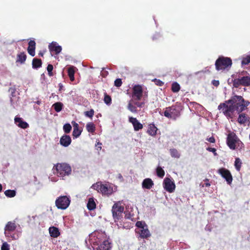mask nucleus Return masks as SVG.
<instances>
[{"label": "nucleus", "mask_w": 250, "mask_h": 250, "mask_svg": "<svg viewBox=\"0 0 250 250\" xmlns=\"http://www.w3.org/2000/svg\"><path fill=\"white\" fill-rule=\"evenodd\" d=\"M249 104V102L245 101L242 96L235 95L224 103H221L218 105V109L228 118H232L235 111L238 113H240Z\"/></svg>", "instance_id": "obj_1"}, {"label": "nucleus", "mask_w": 250, "mask_h": 250, "mask_svg": "<svg viewBox=\"0 0 250 250\" xmlns=\"http://www.w3.org/2000/svg\"><path fill=\"white\" fill-rule=\"evenodd\" d=\"M85 242L87 247L91 250H110V243L105 232L102 231H96L91 233Z\"/></svg>", "instance_id": "obj_2"}, {"label": "nucleus", "mask_w": 250, "mask_h": 250, "mask_svg": "<svg viewBox=\"0 0 250 250\" xmlns=\"http://www.w3.org/2000/svg\"><path fill=\"white\" fill-rule=\"evenodd\" d=\"M53 169L56 171L55 173L62 179L66 176H69L72 171L71 167L66 163H58L54 166Z\"/></svg>", "instance_id": "obj_3"}, {"label": "nucleus", "mask_w": 250, "mask_h": 250, "mask_svg": "<svg viewBox=\"0 0 250 250\" xmlns=\"http://www.w3.org/2000/svg\"><path fill=\"white\" fill-rule=\"evenodd\" d=\"M227 144L228 146L232 150L236 148V146L241 148L243 147V143L239 140L236 134L232 132H229L227 136Z\"/></svg>", "instance_id": "obj_4"}, {"label": "nucleus", "mask_w": 250, "mask_h": 250, "mask_svg": "<svg viewBox=\"0 0 250 250\" xmlns=\"http://www.w3.org/2000/svg\"><path fill=\"white\" fill-rule=\"evenodd\" d=\"M232 64L231 60L229 58L220 57L215 62V67L217 70H224Z\"/></svg>", "instance_id": "obj_5"}, {"label": "nucleus", "mask_w": 250, "mask_h": 250, "mask_svg": "<svg viewBox=\"0 0 250 250\" xmlns=\"http://www.w3.org/2000/svg\"><path fill=\"white\" fill-rule=\"evenodd\" d=\"M168 119L176 120L180 116V111L175 106L166 107L163 114H161Z\"/></svg>", "instance_id": "obj_6"}, {"label": "nucleus", "mask_w": 250, "mask_h": 250, "mask_svg": "<svg viewBox=\"0 0 250 250\" xmlns=\"http://www.w3.org/2000/svg\"><path fill=\"white\" fill-rule=\"evenodd\" d=\"M120 201L114 203L112 208V216L115 220H119L122 216V213L124 210V207L121 205Z\"/></svg>", "instance_id": "obj_7"}, {"label": "nucleus", "mask_w": 250, "mask_h": 250, "mask_svg": "<svg viewBox=\"0 0 250 250\" xmlns=\"http://www.w3.org/2000/svg\"><path fill=\"white\" fill-rule=\"evenodd\" d=\"M70 203L69 197L67 196H61L55 201L56 207L61 209H65L69 206Z\"/></svg>", "instance_id": "obj_8"}, {"label": "nucleus", "mask_w": 250, "mask_h": 250, "mask_svg": "<svg viewBox=\"0 0 250 250\" xmlns=\"http://www.w3.org/2000/svg\"><path fill=\"white\" fill-rule=\"evenodd\" d=\"M233 85L235 87H238L240 85L248 86L250 85V76H239L238 78L234 79L233 81Z\"/></svg>", "instance_id": "obj_9"}, {"label": "nucleus", "mask_w": 250, "mask_h": 250, "mask_svg": "<svg viewBox=\"0 0 250 250\" xmlns=\"http://www.w3.org/2000/svg\"><path fill=\"white\" fill-rule=\"evenodd\" d=\"M218 173L226 180L228 185H230L231 184L232 176L231 173L228 169L222 167L218 170Z\"/></svg>", "instance_id": "obj_10"}, {"label": "nucleus", "mask_w": 250, "mask_h": 250, "mask_svg": "<svg viewBox=\"0 0 250 250\" xmlns=\"http://www.w3.org/2000/svg\"><path fill=\"white\" fill-rule=\"evenodd\" d=\"M164 189L169 193L173 192L175 188V185L173 181L169 178L166 177L163 181Z\"/></svg>", "instance_id": "obj_11"}, {"label": "nucleus", "mask_w": 250, "mask_h": 250, "mask_svg": "<svg viewBox=\"0 0 250 250\" xmlns=\"http://www.w3.org/2000/svg\"><path fill=\"white\" fill-rule=\"evenodd\" d=\"M143 96V89L141 86L136 85L133 88L132 101H140Z\"/></svg>", "instance_id": "obj_12"}, {"label": "nucleus", "mask_w": 250, "mask_h": 250, "mask_svg": "<svg viewBox=\"0 0 250 250\" xmlns=\"http://www.w3.org/2000/svg\"><path fill=\"white\" fill-rule=\"evenodd\" d=\"M9 91L10 93V103L12 106L14 108H15L17 105V100L16 95V89L14 87H11L9 89Z\"/></svg>", "instance_id": "obj_13"}, {"label": "nucleus", "mask_w": 250, "mask_h": 250, "mask_svg": "<svg viewBox=\"0 0 250 250\" xmlns=\"http://www.w3.org/2000/svg\"><path fill=\"white\" fill-rule=\"evenodd\" d=\"M128 120L132 124L135 131H139L143 128V125L136 118L130 117Z\"/></svg>", "instance_id": "obj_14"}, {"label": "nucleus", "mask_w": 250, "mask_h": 250, "mask_svg": "<svg viewBox=\"0 0 250 250\" xmlns=\"http://www.w3.org/2000/svg\"><path fill=\"white\" fill-rule=\"evenodd\" d=\"M60 143L62 146L67 147L70 145L71 138L70 136L64 134L61 137Z\"/></svg>", "instance_id": "obj_15"}, {"label": "nucleus", "mask_w": 250, "mask_h": 250, "mask_svg": "<svg viewBox=\"0 0 250 250\" xmlns=\"http://www.w3.org/2000/svg\"><path fill=\"white\" fill-rule=\"evenodd\" d=\"M4 235L7 240L10 241L18 239L21 235V232L15 230V231L10 232L9 235H7L6 233H4Z\"/></svg>", "instance_id": "obj_16"}, {"label": "nucleus", "mask_w": 250, "mask_h": 250, "mask_svg": "<svg viewBox=\"0 0 250 250\" xmlns=\"http://www.w3.org/2000/svg\"><path fill=\"white\" fill-rule=\"evenodd\" d=\"M15 123L19 127L23 129L28 127L29 125L26 122L24 121L21 118L16 116L14 119Z\"/></svg>", "instance_id": "obj_17"}, {"label": "nucleus", "mask_w": 250, "mask_h": 250, "mask_svg": "<svg viewBox=\"0 0 250 250\" xmlns=\"http://www.w3.org/2000/svg\"><path fill=\"white\" fill-rule=\"evenodd\" d=\"M112 189L107 184H102L100 192L104 195H110L112 193Z\"/></svg>", "instance_id": "obj_18"}, {"label": "nucleus", "mask_w": 250, "mask_h": 250, "mask_svg": "<svg viewBox=\"0 0 250 250\" xmlns=\"http://www.w3.org/2000/svg\"><path fill=\"white\" fill-rule=\"evenodd\" d=\"M17 226L14 222H8L4 228V233L9 234V232L15 231Z\"/></svg>", "instance_id": "obj_19"}, {"label": "nucleus", "mask_w": 250, "mask_h": 250, "mask_svg": "<svg viewBox=\"0 0 250 250\" xmlns=\"http://www.w3.org/2000/svg\"><path fill=\"white\" fill-rule=\"evenodd\" d=\"M49 49L50 52H55L56 54H59L62 51V47L56 42H53L49 45Z\"/></svg>", "instance_id": "obj_20"}, {"label": "nucleus", "mask_w": 250, "mask_h": 250, "mask_svg": "<svg viewBox=\"0 0 250 250\" xmlns=\"http://www.w3.org/2000/svg\"><path fill=\"white\" fill-rule=\"evenodd\" d=\"M154 185L153 181L149 178L145 179L142 182V186L144 189H150Z\"/></svg>", "instance_id": "obj_21"}, {"label": "nucleus", "mask_w": 250, "mask_h": 250, "mask_svg": "<svg viewBox=\"0 0 250 250\" xmlns=\"http://www.w3.org/2000/svg\"><path fill=\"white\" fill-rule=\"evenodd\" d=\"M36 42L33 40H31L28 42L27 48L28 53L32 57L35 55Z\"/></svg>", "instance_id": "obj_22"}, {"label": "nucleus", "mask_w": 250, "mask_h": 250, "mask_svg": "<svg viewBox=\"0 0 250 250\" xmlns=\"http://www.w3.org/2000/svg\"><path fill=\"white\" fill-rule=\"evenodd\" d=\"M48 230L49 234L52 237L57 238L60 235L59 229L55 227H50L49 228Z\"/></svg>", "instance_id": "obj_23"}, {"label": "nucleus", "mask_w": 250, "mask_h": 250, "mask_svg": "<svg viewBox=\"0 0 250 250\" xmlns=\"http://www.w3.org/2000/svg\"><path fill=\"white\" fill-rule=\"evenodd\" d=\"M140 237L142 238H147L150 236V233L147 229V226L141 229L140 232Z\"/></svg>", "instance_id": "obj_24"}, {"label": "nucleus", "mask_w": 250, "mask_h": 250, "mask_svg": "<svg viewBox=\"0 0 250 250\" xmlns=\"http://www.w3.org/2000/svg\"><path fill=\"white\" fill-rule=\"evenodd\" d=\"M157 128L154 124H150L149 125L147 133L151 136H154L156 134Z\"/></svg>", "instance_id": "obj_25"}, {"label": "nucleus", "mask_w": 250, "mask_h": 250, "mask_svg": "<svg viewBox=\"0 0 250 250\" xmlns=\"http://www.w3.org/2000/svg\"><path fill=\"white\" fill-rule=\"evenodd\" d=\"M42 61L40 59L34 58L32 61V67L34 69H38L42 66Z\"/></svg>", "instance_id": "obj_26"}, {"label": "nucleus", "mask_w": 250, "mask_h": 250, "mask_svg": "<svg viewBox=\"0 0 250 250\" xmlns=\"http://www.w3.org/2000/svg\"><path fill=\"white\" fill-rule=\"evenodd\" d=\"M75 68L76 67L73 66H71L68 68V75L71 81H73L74 80Z\"/></svg>", "instance_id": "obj_27"}, {"label": "nucleus", "mask_w": 250, "mask_h": 250, "mask_svg": "<svg viewBox=\"0 0 250 250\" xmlns=\"http://www.w3.org/2000/svg\"><path fill=\"white\" fill-rule=\"evenodd\" d=\"M86 129L88 132L93 134L95 131V125L93 123L89 122L86 125Z\"/></svg>", "instance_id": "obj_28"}, {"label": "nucleus", "mask_w": 250, "mask_h": 250, "mask_svg": "<svg viewBox=\"0 0 250 250\" xmlns=\"http://www.w3.org/2000/svg\"><path fill=\"white\" fill-rule=\"evenodd\" d=\"M26 59V55L24 52H21L18 54L17 62H19L21 63L24 62Z\"/></svg>", "instance_id": "obj_29"}, {"label": "nucleus", "mask_w": 250, "mask_h": 250, "mask_svg": "<svg viewBox=\"0 0 250 250\" xmlns=\"http://www.w3.org/2000/svg\"><path fill=\"white\" fill-rule=\"evenodd\" d=\"M87 207L90 210H92L95 208L96 204L94 201L93 198H90L89 199L87 204Z\"/></svg>", "instance_id": "obj_30"}, {"label": "nucleus", "mask_w": 250, "mask_h": 250, "mask_svg": "<svg viewBox=\"0 0 250 250\" xmlns=\"http://www.w3.org/2000/svg\"><path fill=\"white\" fill-rule=\"evenodd\" d=\"M169 152L171 156L173 158H179L181 156L180 153L175 148H170Z\"/></svg>", "instance_id": "obj_31"}, {"label": "nucleus", "mask_w": 250, "mask_h": 250, "mask_svg": "<svg viewBox=\"0 0 250 250\" xmlns=\"http://www.w3.org/2000/svg\"><path fill=\"white\" fill-rule=\"evenodd\" d=\"M52 107L57 112H59L62 109L63 104L61 102H57L53 104Z\"/></svg>", "instance_id": "obj_32"}, {"label": "nucleus", "mask_w": 250, "mask_h": 250, "mask_svg": "<svg viewBox=\"0 0 250 250\" xmlns=\"http://www.w3.org/2000/svg\"><path fill=\"white\" fill-rule=\"evenodd\" d=\"M239 114V115L237 120L238 122L240 124H244L247 120V117L246 116L245 114Z\"/></svg>", "instance_id": "obj_33"}, {"label": "nucleus", "mask_w": 250, "mask_h": 250, "mask_svg": "<svg viewBox=\"0 0 250 250\" xmlns=\"http://www.w3.org/2000/svg\"><path fill=\"white\" fill-rule=\"evenodd\" d=\"M242 162L239 158H236L234 162V166L237 171H239L241 169Z\"/></svg>", "instance_id": "obj_34"}, {"label": "nucleus", "mask_w": 250, "mask_h": 250, "mask_svg": "<svg viewBox=\"0 0 250 250\" xmlns=\"http://www.w3.org/2000/svg\"><path fill=\"white\" fill-rule=\"evenodd\" d=\"M4 194L7 197H14L16 194V192L15 190L8 189L4 192Z\"/></svg>", "instance_id": "obj_35"}, {"label": "nucleus", "mask_w": 250, "mask_h": 250, "mask_svg": "<svg viewBox=\"0 0 250 250\" xmlns=\"http://www.w3.org/2000/svg\"><path fill=\"white\" fill-rule=\"evenodd\" d=\"M127 109L132 113H137L138 110L136 106L130 102L127 105Z\"/></svg>", "instance_id": "obj_36"}, {"label": "nucleus", "mask_w": 250, "mask_h": 250, "mask_svg": "<svg viewBox=\"0 0 250 250\" xmlns=\"http://www.w3.org/2000/svg\"><path fill=\"white\" fill-rule=\"evenodd\" d=\"M156 173L157 175L160 178H163L165 175L164 170L162 167H158L156 168Z\"/></svg>", "instance_id": "obj_37"}, {"label": "nucleus", "mask_w": 250, "mask_h": 250, "mask_svg": "<svg viewBox=\"0 0 250 250\" xmlns=\"http://www.w3.org/2000/svg\"><path fill=\"white\" fill-rule=\"evenodd\" d=\"M180 89V85L177 83L174 82L172 84L171 90L173 92H178Z\"/></svg>", "instance_id": "obj_38"}, {"label": "nucleus", "mask_w": 250, "mask_h": 250, "mask_svg": "<svg viewBox=\"0 0 250 250\" xmlns=\"http://www.w3.org/2000/svg\"><path fill=\"white\" fill-rule=\"evenodd\" d=\"M72 129L71 125L70 124L67 123L63 125V129L65 133H69Z\"/></svg>", "instance_id": "obj_39"}, {"label": "nucleus", "mask_w": 250, "mask_h": 250, "mask_svg": "<svg viewBox=\"0 0 250 250\" xmlns=\"http://www.w3.org/2000/svg\"><path fill=\"white\" fill-rule=\"evenodd\" d=\"M82 133V130H81L79 128H73V131L72 133V135L75 138L78 137Z\"/></svg>", "instance_id": "obj_40"}, {"label": "nucleus", "mask_w": 250, "mask_h": 250, "mask_svg": "<svg viewBox=\"0 0 250 250\" xmlns=\"http://www.w3.org/2000/svg\"><path fill=\"white\" fill-rule=\"evenodd\" d=\"M101 184V183H97L96 184H94L91 186V188L97 190L99 192H100Z\"/></svg>", "instance_id": "obj_41"}, {"label": "nucleus", "mask_w": 250, "mask_h": 250, "mask_svg": "<svg viewBox=\"0 0 250 250\" xmlns=\"http://www.w3.org/2000/svg\"><path fill=\"white\" fill-rule=\"evenodd\" d=\"M136 226L138 228H140L141 229H143V228H145L147 226L146 224L144 222L142 221H137L136 223Z\"/></svg>", "instance_id": "obj_42"}, {"label": "nucleus", "mask_w": 250, "mask_h": 250, "mask_svg": "<svg viewBox=\"0 0 250 250\" xmlns=\"http://www.w3.org/2000/svg\"><path fill=\"white\" fill-rule=\"evenodd\" d=\"M133 102V104L136 106L138 107H142L145 105V102H139V101H132Z\"/></svg>", "instance_id": "obj_43"}, {"label": "nucleus", "mask_w": 250, "mask_h": 250, "mask_svg": "<svg viewBox=\"0 0 250 250\" xmlns=\"http://www.w3.org/2000/svg\"><path fill=\"white\" fill-rule=\"evenodd\" d=\"M250 62V56L244 58L241 62L242 65H247Z\"/></svg>", "instance_id": "obj_44"}, {"label": "nucleus", "mask_w": 250, "mask_h": 250, "mask_svg": "<svg viewBox=\"0 0 250 250\" xmlns=\"http://www.w3.org/2000/svg\"><path fill=\"white\" fill-rule=\"evenodd\" d=\"M94 113V110L91 109L89 111L84 112V114L86 117H88L91 118L93 116Z\"/></svg>", "instance_id": "obj_45"}, {"label": "nucleus", "mask_w": 250, "mask_h": 250, "mask_svg": "<svg viewBox=\"0 0 250 250\" xmlns=\"http://www.w3.org/2000/svg\"><path fill=\"white\" fill-rule=\"evenodd\" d=\"M104 102L107 105H110L111 103V97L105 94L104 97Z\"/></svg>", "instance_id": "obj_46"}, {"label": "nucleus", "mask_w": 250, "mask_h": 250, "mask_svg": "<svg viewBox=\"0 0 250 250\" xmlns=\"http://www.w3.org/2000/svg\"><path fill=\"white\" fill-rule=\"evenodd\" d=\"M53 66L52 64H49L48 65H47V70L48 71V75L50 76H53V73H52V70H53Z\"/></svg>", "instance_id": "obj_47"}, {"label": "nucleus", "mask_w": 250, "mask_h": 250, "mask_svg": "<svg viewBox=\"0 0 250 250\" xmlns=\"http://www.w3.org/2000/svg\"><path fill=\"white\" fill-rule=\"evenodd\" d=\"M210 186V184L209 183V180L208 179H206L204 181V183H202L200 184V186L202 187H208Z\"/></svg>", "instance_id": "obj_48"}, {"label": "nucleus", "mask_w": 250, "mask_h": 250, "mask_svg": "<svg viewBox=\"0 0 250 250\" xmlns=\"http://www.w3.org/2000/svg\"><path fill=\"white\" fill-rule=\"evenodd\" d=\"M122 80L121 79H117L114 81V85L116 87H120L122 85Z\"/></svg>", "instance_id": "obj_49"}, {"label": "nucleus", "mask_w": 250, "mask_h": 250, "mask_svg": "<svg viewBox=\"0 0 250 250\" xmlns=\"http://www.w3.org/2000/svg\"><path fill=\"white\" fill-rule=\"evenodd\" d=\"M1 250H9V245L7 242L3 243L1 247Z\"/></svg>", "instance_id": "obj_50"}, {"label": "nucleus", "mask_w": 250, "mask_h": 250, "mask_svg": "<svg viewBox=\"0 0 250 250\" xmlns=\"http://www.w3.org/2000/svg\"><path fill=\"white\" fill-rule=\"evenodd\" d=\"M125 217L129 219H132L133 215L131 214L130 212H128V211H125Z\"/></svg>", "instance_id": "obj_51"}, {"label": "nucleus", "mask_w": 250, "mask_h": 250, "mask_svg": "<svg viewBox=\"0 0 250 250\" xmlns=\"http://www.w3.org/2000/svg\"><path fill=\"white\" fill-rule=\"evenodd\" d=\"M155 84L159 86H162L164 84V83L160 80L155 79L153 80Z\"/></svg>", "instance_id": "obj_52"}, {"label": "nucleus", "mask_w": 250, "mask_h": 250, "mask_svg": "<svg viewBox=\"0 0 250 250\" xmlns=\"http://www.w3.org/2000/svg\"><path fill=\"white\" fill-rule=\"evenodd\" d=\"M207 150L208 151L213 152L214 155H217V153L216 152V150L215 148L208 147V148H207Z\"/></svg>", "instance_id": "obj_53"}, {"label": "nucleus", "mask_w": 250, "mask_h": 250, "mask_svg": "<svg viewBox=\"0 0 250 250\" xmlns=\"http://www.w3.org/2000/svg\"><path fill=\"white\" fill-rule=\"evenodd\" d=\"M108 74V72L107 71L105 70L104 68H103L101 72V75L103 77H105Z\"/></svg>", "instance_id": "obj_54"}, {"label": "nucleus", "mask_w": 250, "mask_h": 250, "mask_svg": "<svg viewBox=\"0 0 250 250\" xmlns=\"http://www.w3.org/2000/svg\"><path fill=\"white\" fill-rule=\"evenodd\" d=\"M207 140L211 143H214L215 142V138L213 136L208 138L207 139Z\"/></svg>", "instance_id": "obj_55"}, {"label": "nucleus", "mask_w": 250, "mask_h": 250, "mask_svg": "<svg viewBox=\"0 0 250 250\" xmlns=\"http://www.w3.org/2000/svg\"><path fill=\"white\" fill-rule=\"evenodd\" d=\"M212 84L215 86H218L219 85V82L218 80H213Z\"/></svg>", "instance_id": "obj_56"}, {"label": "nucleus", "mask_w": 250, "mask_h": 250, "mask_svg": "<svg viewBox=\"0 0 250 250\" xmlns=\"http://www.w3.org/2000/svg\"><path fill=\"white\" fill-rule=\"evenodd\" d=\"M102 143H100V142H98L97 143L96 145V146L97 147V149L98 150H101L102 149Z\"/></svg>", "instance_id": "obj_57"}, {"label": "nucleus", "mask_w": 250, "mask_h": 250, "mask_svg": "<svg viewBox=\"0 0 250 250\" xmlns=\"http://www.w3.org/2000/svg\"><path fill=\"white\" fill-rule=\"evenodd\" d=\"M72 124L73 125V128H79V125L75 122V121L72 122Z\"/></svg>", "instance_id": "obj_58"}, {"label": "nucleus", "mask_w": 250, "mask_h": 250, "mask_svg": "<svg viewBox=\"0 0 250 250\" xmlns=\"http://www.w3.org/2000/svg\"><path fill=\"white\" fill-rule=\"evenodd\" d=\"M160 37V34L159 33H156L153 36L152 39L153 40H156V39L159 38Z\"/></svg>", "instance_id": "obj_59"}, {"label": "nucleus", "mask_w": 250, "mask_h": 250, "mask_svg": "<svg viewBox=\"0 0 250 250\" xmlns=\"http://www.w3.org/2000/svg\"><path fill=\"white\" fill-rule=\"evenodd\" d=\"M205 229L206 230H208V231H211V229H210L209 227L208 226V225L206 226V227L205 228Z\"/></svg>", "instance_id": "obj_60"}, {"label": "nucleus", "mask_w": 250, "mask_h": 250, "mask_svg": "<svg viewBox=\"0 0 250 250\" xmlns=\"http://www.w3.org/2000/svg\"><path fill=\"white\" fill-rule=\"evenodd\" d=\"M118 177L119 179H123V176H122V175L121 174H119Z\"/></svg>", "instance_id": "obj_61"}, {"label": "nucleus", "mask_w": 250, "mask_h": 250, "mask_svg": "<svg viewBox=\"0 0 250 250\" xmlns=\"http://www.w3.org/2000/svg\"><path fill=\"white\" fill-rule=\"evenodd\" d=\"M2 187L1 184H0V192L2 190Z\"/></svg>", "instance_id": "obj_62"}, {"label": "nucleus", "mask_w": 250, "mask_h": 250, "mask_svg": "<svg viewBox=\"0 0 250 250\" xmlns=\"http://www.w3.org/2000/svg\"><path fill=\"white\" fill-rule=\"evenodd\" d=\"M36 103L38 104H41V101H38Z\"/></svg>", "instance_id": "obj_63"}, {"label": "nucleus", "mask_w": 250, "mask_h": 250, "mask_svg": "<svg viewBox=\"0 0 250 250\" xmlns=\"http://www.w3.org/2000/svg\"><path fill=\"white\" fill-rule=\"evenodd\" d=\"M39 55H41V56H42L43 54L42 53H40Z\"/></svg>", "instance_id": "obj_64"}]
</instances>
